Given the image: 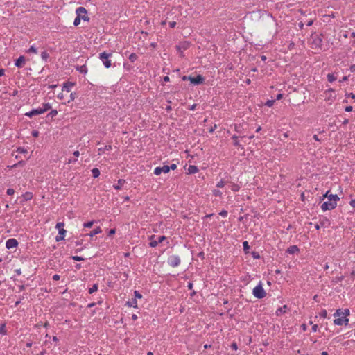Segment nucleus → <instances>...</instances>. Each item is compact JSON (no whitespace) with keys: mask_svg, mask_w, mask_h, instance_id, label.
I'll list each match as a JSON object with an SVG mask.
<instances>
[{"mask_svg":"<svg viewBox=\"0 0 355 355\" xmlns=\"http://www.w3.org/2000/svg\"><path fill=\"white\" fill-rule=\"evenodd\" d=\"M349 315V310L346 309H337L334 313V316L337 318L334 320L336 325H347L349 322V319L347 318Z\"/></svg>","mask_w":355,"mask_h":355,"instance_id":"f257e3e1","label":"nucleus"},{"mask_svg":"<svg viewBox=\"0 0 355 355\" xmlns=\"http://www.w3.org/2000/svg\"><path fill=\"white\" fill-rule=\"evenodd\" d=\"M310 46L313 49H321L322 44V35H318L316 33H313L311 35L310 40Z\"/></svg>","mask_w":355,"mask_h":355,"instance_id":"f03ea898","label":"nucleus"},{"mask_svg":"<svg viewBox=\"0 0 355 355\" xmlns=\"http://www.w3.org/2000/svg\"><path fill=\"white\" fill-rule=\"evenodd\" d=\"M183 80H189L190 85L198 86L201 85L205 81V78L202 75H196L195 76H184L182 77Z\"/></svg>","mask_w":355,"mask_h":355,"instance_id":"7ed1b4c3","label":"nucleus"},{"mask_svg":"<svg viewBox=\"0 0 355 355\" xmlns=\"http://www.w3.org/2000/svg\"><path fill=\"white\" fill-rule=\"evenodd\" d=\"M112 55V53H107L105 51L99 54L98 58L102 61L105 67L110 68L112 66L111 60L110 59Z\"/></svg>","mask_w":355,"mask_h":355,"instance_id":"20e7f679","label":"nucleus"},{"mask_svg":"<svg viewBox=\"0 0 355 355\" xmlns=\"http://www.w3.org/2000/svg\"><path fill=\"white\" fill-rule=\"evenodd\" d=\"M252 294L255 297L258 299L263 298L266 295V293L263 288L262 284L261 282L257 286H256L254 288L252 291Z\"/></svg>","mask_w":355,"mask_h":355,"instance_id":"39448f33","label":"nucleus"},{"mask_svg":"<svg viewBox=\"0 0 355 355\" xmlns=\"http://www.w3.org/2000/svg\"><path fill=\"white\" fill-rule=\"evenodd\" d=\"M76 14L80 19L83 20L84 21H89V17L87 16V11L84 7H78L76 10Z\"/></svg>","mask_w":355,"mask_h":355,"instance_id":"423d86ee","label":"nucleus"},{"mask_svg":"<svg viewBox=\"0 0 355 355\" xmlns=\"http://www.w3.org/2000/svg\"><path fill=\"white\" fill-rule=\"evenodd\" d=\"M167 263L170 266L175 268L180 264L181 259L178 255H171L168 258Z\"/></svg>","mask_w":355,"mask_h":355,"instance_id":"0eeeda50","label":"nucleus"},{"mask_svg":"<svg viewBox=\"0 0 355 355\" xmlns=\"http://www.w3.org/2000/svg\"><path fill=\"white\" fill-rule=\"evenodd\" d=\"M336 205H337V203L336 202H331V201L328 200V201L322 203V205L321 206V209L323 211L331 210V209H334L336 207Z\"/></svg>","mask_w":355,"mask_h":355,"instance_id":"6e6552de","label":"nucleus"},{"mask_svg":"<svg viewBox=\"0 0 355 355\" xmlns=\"http://www.w3.org/2000/svg\"><path fill=\"white\" fill-rule=\"evenodd\" d=\"M45 112V109H41L40 107L36 109H33L28 112L25 114V116L28 117H33L36 115L42 114Z\"/></svg>","mask_w":355,"mask_h":355,"instance_id":"1a4fd4ad","label":"nucleus"},{"mask_svg":"<svg viewBox=\"0 0 355 355\" xmlns=\"http://www.w3.org/2000/svg\"><path fill=\"white\" fill-rule=\"evenodd\" d=\"M191 42L189 41L180 42L175 46L177 51H185L189 48Z\"/></svg>","mask_w":355,"mask_h":355,"instance_id":"9d476101","label":"nucleus"},{"mask_svg":"<svg viewBox=\"0 0 355 355\" xmlns=\"http://www.w3.org/2000/svg\"><path fill=\"white\" fill-rule=\"evenodd\" d=\"M168 172H169V167L168 165L156 167L154 169V174L156 175H159L162 173H167Z\"/></svg>","mask_w":355,"mask_h":355,"instance_id":"9b49d317","label":"nucleus"},{"mask_svg":"<svg viewBox=\"0 0 355 355\" xmlns=\"http://www.w3.org/2000/svg\"><path fill=\"white\" fill-rule=\"evenodd\" d=\"M18 241L15 239H9L6 241V247L8 249H11L17 247Z\"/></svg>","mask_w":355,"mask_h":355,"instance_id":"f8f14e48","label":"nucleus"},{"mask_svg":"<svg viewBox=\"0 0 355 355\" xmlns=\"http://www.w3.org/2000/svg\"><path fill=\"white\" fill-rule=\"evenodd\" d=\"M26 59L25 57L23 55H21L15 60V66L18 68H21L25 65Z\"/></svg>","mask_w":355,"mask_h":355,"instance_id":"ddd939ff","label":"nucleus"},{"mask_svg":"<svg viewBox=\"0 0 355 355\" xmlns=\"http://www.w3.org/2000/svg\"><path fill=\"white\" fill-rule=\"evenodd\" d=\"M323 198H327L328 200L331 202H336L339 200V197L337 195L329 194V191H327L324 196Z\"/></svg>","mask_w":355,"mask_h":355,"instance_id":"4468645a","label":"nucleus"},{"mask_svg":"<svg viewBox=\"0 0 355 355\" xmlns=\"http://www.w3.org/2000/svg\"><path fill=\"white\" fill-rule=\"evenodd\" d=\"M66 234V230L63 228L59 230L58 232V236H56L55 240L56 241H60L64 239V234Z\"/></svg>","mask_w":355,"mask_h":355,"instance_id":"2eb2a0df","label":"nucleus"},{"mask_svg":"<svg viewBox=\"0 0 355 355\" xmlns=\"http://www.w3.org/2000/svg\"><path fill=\"white\" fill-rule=\"evenodd\" d=\"M125 183V180L123 179H119L116 184L113 185V187L116 190H120L123 185Z\"/></svg>","mask_w":355,"mask_h":355,"instance_id":"dca6fc26","label":"nucleus"},{"mask_svg":"<svg viewBox=\"0 0 355 355\" xmlns=\"http://www.w3.org/2000/svg\"><path fill=\"white\" fill-rule=\"evenodd\" d=\"M155 238H156L155 235H152L150 237V242L149 243V245L151 248H155L158 244L157 240L155 239Z\"/></svg>","mask_w":355,"mask_h":355,"instance_id":"f3484780","label":"nucleus"},{"mask_svg":"<svg viewBox=\"0 0 355 355\" xmlns=\"http://www.w3.org/2000/svg\"><path fill=\"white\" fill-rule=\"evenodd\" d=\"M187 171L189 174H194L198 171V168L196 166L190 165L188 168Z\"/></svg>","mask_w":355,"mask_h":355,"instance_id":"a211bd4d","label":"nucleus"},{"mask_svg":"<svg viewBox=\"0 0 355 355\" xmlns=\"http://www.w3.org/2000/svg\"><path fill=\"white\" fill-rule=\"evenodd\" d=\"M338 78V74L337 73H329L327 75V80L328 82L329 83H333Z\"/></svg>","mask_w":355,"mask_h":355,"instance_id":"6ab92c4d","label":"nucleus"},{"mask_svg":"<svg viewBox=\"0 0 355 355\" xmlns=\"http://www.w3.org/2000/svg\"><path fill=\"white\" fill-rule=\"evenodd\" d=\"M287 309H288V307L286 305H284V306L277 309V310L276 311L277 315H281L282 314L286 313Z\"/></svg>","mask_w":355,"mask_h":355,"instance_id":"aec40b11","label":"nucleus"},{"mask_svg":"<svg viewBox=\"0 0 355 355\" xmlns=\"http://www.w3.org/2000/svg\"><path fill=\"white\" fill-rule=\"evenodd\" d=\"M327 223H329V220L324 218L322 220H320V224H316L315 227L316 230H319L321 226H324Z\"/></svg>","mask_w":355,"mask_h":355,"instance_id":"412c9836","label":"nucleus"},{"mask_svg":"<svg viewBox=\"0 0 355 355\" xmlns=\"http://www.w3.org/2000/svg\"><path fill=\"white\" fill-rule=\"evenodd\" d=\"M126 305L128 306L129 307L137 308V300L136 299H132L131 300L128 301L126 302Z\"/></svg>","mask_w":355,"mask_h":355,"instance_id":"4be33fe9","label":"nucleus"},{"mask_svg":"<svg viewBox=\"0 0 355 355\" xmlns=\"http://www.w3.org/2000/svg\"><path fill=\"white\" fill-rule=\"evenodd\" d=\"M101 232V229L100 227H97L96 228H95L94 230H93L92 231L90 232L89 234H88V235L91 237L99 234Z\"/></svg>","mask_w":355,"mask_h":355,"instance_id":"5701e85b","label":"nucleus"},{"mask_svg":"<svg viewBox=\"0 0 355 355\" xmlns=\"http://www.w3.org/2000/svg\"><path fill=\"white\" fill-rule=\"evenodd\" d=\"M76 69L81 73H86L87 71V69L85 65L77 66Z\"/></svg>","mask_w":355,"mask_h":355,"instance_id":"b1692460","label":"nucleus"},{"mask_svg":"<svg viewBox=\"0 0 355 355\" xmlns=\"http://www.w3.org/2000/svg\"><path fill=\"white\" fill-rule=\"evenodd\" d=\"M22 198L24 201H27L33 198V194L32 193L26 192L22 196Z\"/></svg>","mask_w":355,"mask_h":355,"instance_id":"393cba45","label":"nucleus"},{"mask_svg":"<svg viewBox=\"0 0 355 355\" xmlns=\"http://www.w3.org/2000/svg\"><path fill=\"white\" fill-rule=\"evenodd\" d=\"M92 176L95 178L100 175V171L97 168H94L92 170Z\"/></svg>","mask_w":355,"mask_h":355,"instance_id":"a878e982","label":"nucleus"},{"mask_svg":"<svg viewBox=\"0 0 355 355\" xmlns=\"http://www.w3.org/2000/svg\"><path fill=\"white\" fill-rule=\"evenodd\" d=\"M73 83L69 82V81H64L62 85V89H69V86H73Z\"/></svg>","mask_w":355,"mask_h":355,"instance_id":"bb28decb","label":"nucleus"},{"mask_svg":"<svg viewBox=\"0 0 355 355\" xmlns=\"http://www.w3.org/2000/svg\"><path fill=\"white\" fill-rule=\"evenodd\" d=\"M128 58L131 62H134L135 61H136L137 60L138 56L137 55L136 53H132L129 55Z\"/></svg>","mask_w":355,"mask_h":355,"instance_id":"cd10ccee","label":"nucleus"},{"mask_svg":"<svg viewBox=\"0 0 355 355\" xmlns=\"http://www.w3.org/2000/svg\"><path fill=\"white\" fill-rule=\"evenodd\" d=\"M41 57L43 60L46 62L48 58H49V54L47 53V51H44L42 52Z\"/></svg>","mask_w":355,"mask_h":355,"instance_id":"c85d7f7f","label":"nucleus"},{"mask_svg":"<svg viewBox=\"0 0 355 355\" xmlns=\"http://www.w3.org/2000/svg\"><path fill=\"white\" fill-rule=\"evenodd\" d=\"M98 284H94V285L92 286V288H90L89 289V294H92V293H93L96 292V291L98 290Z\"/></svg>","mask_w":355,"mask_h":355,"instance_id":"c756f323","label":"nucleus"},{"mask_svg":"<svg viewBox=\"0 0 355 355\" xmlns=\"http://www.w3.org/2000/svg\"><path fill=\"white\" fill-rule=\"evenodd\" d=\"M6 333H7V331L6 330V325L4 324L0 325V334L6 335Z\"/></svg>","mask_w":355,"mask_h":355,"instance_id":"7c9ffc66","label":"nucleus"},{"mask_svg":"<svg viewBox=\"0 0 355 355\" xmlns=\"http://www.w3.org/2000/svg\"><path fill=\"white\" fill-rule=\"evenodd\" d=\"M298 250V248L297 246L295 245H293V246H291V248H289L288 249V252L290 253V254H293L295 252L297 251Z\"/></svg>","mask_w":355,"mask_h":355,"instance_id":"2f4dec72","label":"nucleus"},{"mask_svg":"<svg viewBox=\"0 0 355 355\" xmlns=\"http://www.w3.org/2000/svg\"><path fill=\"white\" fill-rule=\"evenodd\" d=\"M58 114V112L57 110H52L48 114H47V117H51V118H53L54 116H55Z\"/></svg>","mask_w":355,"mask_h":355,"instance_id":"473e14b6","label":"nucleus"},{"mask_svg":"<svg viewBox=\"0 0 355 355\" xmlns=\"http://www.w3.org/2000/svg\"><path fill=\"white\" fill-rule=\"evenodd\" d=\"M41 109H45V112L48 111L49 109H51V105L49 103H44L41 107H40Z\"/></svg>","mask_w":355,"mask_h":355,"instance_id":"72a5a7b5","label":"nucleus"},{"mask_svg":"<svg viewBox=\"0 0 355 355\" xmlns=\"http://www.w3.org/2000/svg\"><path fill=\"white\" fill-rule=\"evenodd\" d=\"M112 146L106 145L104 148H101L98 149L99 151L104 152L105 150H111Z\"/></svg>","mask_w":355,"mask_h":355,"instance_id":"f704fd0d","label":"nucleus"},{"mask_svg":"<svg viewBox=\"0 0 355 355\" xmlns=\"http://www.w3.org/2000/svg\"><path fill=\"white\" fill-rule=\"evenodd\" d=\"M80 21H81V19H80V17L76 15V17L75 18L74 21H73V25L75 26H78L80 24Z\"/></svg>","mask_w":355,"mask_h":355,"instance_id":"c9c22d12","label":"nucleus"},{"mask_svg":"<svg viewBox=\"0 0 355 355\" xmlns=\"http://www.w3.org/2000/svg\"><path fill=\"white\" fill-rule=\"evenodd\" d=\"M71 259L74 261H83L84 260V258L82 257H79V256H72L71 257Z\"/></svg>","mask_w":355,"mask_h":355,"instance_id":"e433bc0d","label":"nucleus"},{"mask_svg":"<svg viewBox=\"0 0 355 355\" xmlns=\"http://www.w3.org/2000/svg\"><path fill=\"white\" fill-rule=\"evenodd\" d=\"M93 224H94V221H89L87 223H85L83 226L85 227L90 228L92 227Z\"/></svg>","mask_w":355,"mask_h":355,"instance_id":"4c0bfd02","label":"nucleus"},{"mask_svg":"<svg viewBox=\"0 0 355 355\" xmlns=\"http://www.w3.org/2000/svg\"><path fill=\"white\" fill-rule=\"evenodd\" d=\"M28 53H36L37 52V49L34 46H31L28 50Z\"/></svg>","mask_w":355,"mask_h":355,"instance_id":"58836bf2","label":"nucleus"},{"mask_svg":"<svg viewBox=\"0 0 355 355\" xmlns=\"http://www.w3.org/2000/svg\"><path fill=\"white\" fill-rule=\"evenodd\" d=\"M275 101V100H273V99L268 100L266 103V105H267L268 107H272Z\"/></svg>","mask_w":355,"mask_h":355,"instance_id":"ea45409f","label":"nucleus"},{"mask_svg":"<svg viewBox=\"0 0 355 355\" xmlns=\"http://www.w3.org/2000/svg\"><path fill=\"white\" fill-rule=\"evenodd\" d=\"M134 295H135V299H136V298L140 299L142 297L141 294L138 291H135Z\"/></svg>","mask_w":355,"mask_h":355,"instance_id":"a19ab883","label":"nucleus"},{"mask_svg":"<svg viewBox=\"0 0 355 355\" xmlns=\"http://www.w3.org/2000/svg\"><path fill=\"white\" fill-rule=\"evenodd\" d=\"M166 239V237L165 236H160L157 237V242L158 243L163 242Z\"/></svg>","mask_w":355,"mask_h":355,"instance_id":"79ce46f5","label":"nucleus"},{"mask_svg":"<svg viewBox=\"0 0 355 355\" xmlns=\"http://www.w3.org/2000/svg\"><path fill=\"white\" fill-rule=\"evenodd\" d=\"M6 193L9 196H12L15 193V190L12 188H9L7 189Z\"/></svg>","mask_w":355,"mask_h":355,"instance_id":"37998d69","label":"nucleus"},{"mask_svg":"<svg viewBox=\"0 0 355 355\" xmlns=\"http://www.w3.org/2000/svg\"><path fill=\"white\" fill-rule=\"evenodd\" d=\"M62 227H64V223H58L55 226V227L58 229V230L62 229Z\"/></svg>","mask_w":355,"mask_h":355,"instance_id":"c03bdc74","label":"nucleus"},{"mask_svg":"<svg viewBox=\"0 0 355 355\" xmlns=\"http://www.w3.org/2000/svg\"><path fill=\"white\" fill-rule=\"evenodd\" d=\"M320 316L322 317V318H326L327 317V312L326 310H322L321 311V313H320Z\"/></svg>","mask_w":355,"mask_h":355,"instance_id":"a18cd8bd","label":"nucleus"},{"mask_svg":"<svg viewBox=\"0 0 355 355\" xmlns=\"http://www.w3.org/2000/svg\"><path fill=\"white\" fill-rule=\"evenodd\" d=\"M243 248L245 250H248L250 248V247L248 245V243L247 241H244L243 243Z\"/></svg>","mask_w":355,"mask_h":355,"instance_id":"49530a36","label":"nucleus"},{"mask_svg":"<svg viewBox=\"0 0 355 355\" xmlns=\"http://www.w3.org/2000/svg\"><path fill=\"white\" fill-rule=\"evenodd\" d=\"M176 24H176V22H175V21H170V22H169V26H170V28H174L175 27Z\"/></svg>","mask_w":355,"mask_h":355,"instance_id":"de8ad7c7","label":"nucleus"},{"mask_svg":"<svg viewBox=\"0 0 355 355\" xmlns=\"http://www.w3.org/2000/svg\"><path fill=\"white\" fill-rule=\"evenodd\" d=\"M65 91H66V92H67V94H69V96H70L72 100H73V99H74V95H75V94H73V93H69V92H70V91H71V90H69V89H67V90H65Z\"/></svg>","mask_w":355,"mask_h":355,"instance_id":"09e8293b","label":"nucleus"},{"mask_svg":"<svg viewBox=\"0 0 355 355\" xmlns=\"http://www.w3.org/2000/svg\"><path fill=\"white\" fill-rule=\"evenodd\" d=\"M32 135L34 137H37L38 135H39V132L37 130H33L32 132Z\"/></svg>","mask_w":355,"mask_h":355,"instance_id":"8fccbe9b","label":"nucleus"},{"mask_svg":"<svg viewBox=\"0 0 355 355\" xmlns=\"http://www.w3.org/2000/svg\"><path fill=\"white\" fill-rule=\"evenodd\" d=\"M115 232H116L115 229H110L109 230L108 235L112 236V235L114 234Z\"/></svg>","mask_w":355,"mask_h":355,"instance_id":"3c124183","label":"nucleus"},{"mask_svg":"<svg viewBox=\"0 0 355 355\" xmlns=\"http://www.w3.org/2000/svg\"><path fill=\"white\" fill-rule=\"evenodd\" d=\"M231 347L234 349V350H236L237 349V345L236 343H232L231 344Z\"/></svg>","mask_w":355,"mask_h":355,"instance_id":"603ef678","label":"nucleus"},{"mask_svg":"<svg viewBox=\"0 0 355 355\" xmlns=\"http://www.w3.org/2000/svg\"><path fill=\"white\" fill-rule=\"evenodd\" d=\"M168 167H169V170L170 169L175 170L177 168V165L175 164H172L171 166H168Z\"/></svg>","mask_w":355,"mask_h":355,"instance_id":"864d4df0","label":"nucleus"},{"mask_svg":"<svg viewBox=\"0 0 355 355\" xmlns=\"http://www.w3.org/2000/svg\"><path fill=\"white\" fill-rule=\"evenodd\" d=\"M53 280H55V281H58V280H59V279H60V275H57V274H56V275H54L53 276Z\"/></svg>","mask_w":355,"mask_h":355,"instance_id":"5fc2aeb1","label":"nucleus"},{"mask_svg":"<svg viewBox=\"0 0 355 355\" xmlns=\"http://www.w3.org/2000/svg\"><path fill=\"white\" fill-rule=\"evenodd\" d=\"M349 70L351 72H354L355 71V64L351 65L349 67Z\"/></svg>","mask_w":355,"mask_h":355,"instance_id":"6e6d98bb","label":"nucleus"},{"mask_svg":"<svg viewBox=\"0 0 355 355\" xmlns=\"http://www.w3.org/2000/svg\"><path fill=\"white\" fill-rule=\"evenodd\" d=\"M317 330H318V325H317V324H314V325H313V327H312V331H313V332H315V331H317Z\"/></svg>","mask_w":355,"mask_h":355,"instance_id":"4d7b16f0","label":"nucleus"},{"mask_svg":"<svg viewBox=\"0 0 355 355\" xmlns=\"http://www.w3.org/2000/svg\"><path fill=\"white\" fill-rule=\"evenodd\" d=\"M352 110V106H347L345 107V111L346 112H351Z\"/></svg>","mask_w":355,"mask_h":355,"instance_id":"13d9d810","label":"nucleus"},{"mask_svg":"<svg viewBox=\"0 0 355 355\" xmlns=\"http://www.w3.org/2000/svg\"><path fill=\"white\" fill-rule=\"evenodd\" d=\"M196 105H197L196 104H193L191 106H190L189 109L190 110H194L196 109Z\"/></svg>","mask_w":355,"mask_h":355,"instance_id":"bf43d9fd","label":"nucleus"},{"mask_svg":"<svg viewBox=\"0 0 355 355\" xmlns=\"http://www.w3.org/2000/svg\"><path fill=\"white\" fill-rule=\"evenodd\" d=\"M349 204L352 207H355V200H352Z\"/></svg>","mask_w":355,"mask_h":355,"instance_id":"052dcab7","label":"nucleus"},{"mask_svg":"<svg viewBox=\"0 0 355 355\" xmlns=\"http://www.w3.org/2000/svg\"><path fill=\"white\" fill-rule=\"evenodd\" d=\"M348 98H352V99H354L355 98V95L352 93H350L347 95Z\"/></svg>","mask_w":355,"mask_h":355,"instance_id":"680f3d73","label":"nucleus"},{"mask_svg":"<svg viewBox=\"0 0 355 355\" xmlns=\"http://www.w3.org/2000/svg\"><path fill=\"white\" fill-rule=\"evenodd\" d=\"M79 155H80V153H79L78 150H76V151L73 152V155L75 157H78L79 156Z\"/></svg>","mask_w":355,"mask_h":355,"instance_id":"e2e57ef3","label":"nucleus"},{"mask_svg":"<svg viewBox=\"0 0 355 355\" xmlns=\"http://www.w3.org/2000/svg\"><path fill=\"white\" fill-rule=\"evenodd\" d=\"M187 287L189 289L191 290L193 288V284L191 282H189Z\"/></svg>","mask_w":355,"mask_h":355,"instance_id":"0e129e2a","label":"nucleus"},{"mask_svg":"<svg viewBox=\"0 0 355 355\" xmlns=\"http://www.w3.org/2000/svg\"><path fill=\"white\" fill-rule=\"evenodd\" d=\"M5 70L3 69H0V76H2L4 75Z\"/></svg>","mask_w":355,"mask_h":355,"instance_id":"69168bd1","label":"nucleus"},{"mask_svg":"<svg viewBox=\"0 0 355 355\" xmlns=\"http://www.w3.org/2000/svg\"><path fill=\"white\" fill-rule=\"evenodd\" d=\"M95 304H95L94 302L90 303V304H89L87 305V307H89V308H92V307L94 306H95Z\"/></svg>","mask_w":355,"mask_h":355,"instance_id":"338daca9","label":"nucleus"},{"mask_svg":"<svg viewBox=\"0 0 355 355\" xmlns=\"http://www.w3.org/2000/svg\"><path fill=\"white\" fill-rule=\"evenodd\" d=\"M298 26H299V28H300V29H302V28H303V27H304V24H303V23H302V22H300V23L298 24Z\"/></svg>","mask_w":355,"mask_h":355,"instance_id":"774afa93","label":"nucleus"}]
</instances>
